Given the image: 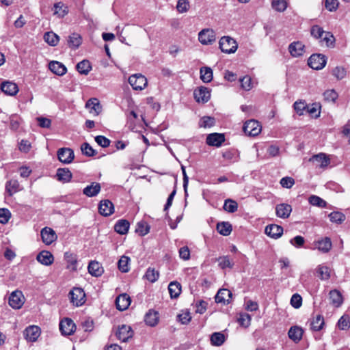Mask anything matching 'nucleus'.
Masks as SVG:
<instances>
[{"instance_id":"nucleus-44","label":"nucleus","mask_w":350,"mask_h":350,"mask_svg":"<svg viewBox=\"0 0 350 350\" xmlns=\"http://www.w3.org/2000/svg\"><path fill=\"white\" fill-rule=\"evenodd\" d=\"M215 124V120L211 116H203L199 122V126L202 128H211Z\"/></svg>"},{"instance_id":"nucleus-17","label":"nucleus","mask_w":350,"mask_h":350,"mask_svg":"<svg viewBox=\"0 0 350 350\" xmlns=\"http://www.w3.org/2000/svg\"><path fill=\"white\" fill-rule=\"evenodd\" d=\"M101 190L100 184L96 182H92L90 185L86 186L83 189V194L89 198L96 196Z\"/></svg>"},{"instance_id":"nucleus-40","label":"nucleus","mask_w":350,"mask_h":350,"mask_svg":"<svg viewBox=\"0 0 350 350\" xmlns=\"http://www.w3.org/2000/svg\"><path fill=\"white\" fill-rule=\"evenodd\" d=\"M68 43L70 48L76 49L81 44V38L78 33H73L69 36Z\"/></svg>"},{"instance_id":"nucleus-3","label":"nucleus","mask_w":350,"mask_h":350,"mask_svg":"<svg viewBox=\"0 0 350 350\" xmlns=\"http://www.w3.org/2000/svg\"><path fill=\"white\" fill-rule=\"evenodd\" d=\"M327 63V58L322 54H313L308 60V66L314 70H321L323 68Z\"/></svg>"},{"instance_id":"nucleus-61","label":"nucleus","mask_w":350,"mask_h":350,"mask_svg":"<svg viewBox=\"0 0 350 350\" xmlns=\"http://www.w3.org/2000/svg\"><path fill=\"white\" fill-rule=\"evenodd\" d=\"M11 217V213L7 208H0V223L7 224Z\"/></svg>"},{"instance_id":"nucleus-12","label":"nucleus","mask_w":350,"mask_h":350,"mask_svg":"<svg viewBox=\"0 0 350 350\" xmlns=\"http://www.w3.org/2000/svg\"><path fill=\"white\" fill-rule=\"evenodd\" d=\"M133 332L129 325H122L118 327L116 336L122 342H126L133 336Z\"/></svg>"},{"instance_id":"nucleus-62","label":"nucleus","mask_w":350,"mask_h":350,"mask_svg":"<svg viewBox=\"0 0 350 350\" xmlns=\"http://www.w3.org/2000/svg\"><path fill=\"white\" fill-rule=\"evenodd\" d=\"M301 304L302 298L299 294L295 293L291 297V304L293 308L296 309L299 308L301 306Z\"/></svg>"},{"instance_id":"nucleus-23","label":"nucleus","mask_w":350,"mask_h":350,"mask_svg":"<svg viewBox=\"0 0 350 350\" xmlns=\"http://www.w3.org/2000/svg\"><path fill=\"white\" fill-rule=\"evenodd\" d=\"M310 161L312 162L317 167L321 168L327 167L329 164V159L323 153L314 155L310 159Z\"/></svg>"},{"instance_id":"nucleus-42","label":"nucleus","mask_w":350,"mask_h":350,"mask_svg":"<svg viewBox=\"0 0 350 350\" xmlns=\"http://www.w3.org/2000/svg\"><path fill=\"white\" fill-rule=\"evenodd\" d=\"M21 187L17 180H10L6 183V190L10 196L20 191Z\"/></svg>"},{"instance_id":"nucleus-64","label":"nucleus","mask_w":350,"mask_h":350,"mask_svg":"<svg viewBox=\"0 0 350 350\" xmlns=\"http://www.w3.org/2000/svg\"><path fill=\"white\" fill-rule=\"evenodd\" d=\"M280 185H282V187H283L284 188L290 189L294 185L295 180L291 177L286 176V177L282 178L280 180Z\"/></svg>"},{"instance_id":"nucleus-30","label":"nucleus","mask_w":350,"mask_h":350,"mask_svg":"<svg viewBox=\"0 0 350 350\" xmlns=\"http://www.w3.org/2000/svg\"><path fill=\"white\" fill-rule=\"evenodd\" d=\"M89 273L95 277L100 276L103 273V268L97 261H91L88 265Z\"/></svg>"},{"instance_id":"nucleus-60","label":"nucleus","mask_w":350,"mask_h":350,"mask_svg":"<svg viewBox=\"0 0 350 350\" xmlns=\"http://www.w3.org/2000/svg\"><path fill=\"white\" fill-rule=\"evenodd\" d=\"M189 8L188 0H178L176 5V9L180 13L186 12Z\"/></svg>"},{"instance_id":"nucleus-2","label":"nucleus","mask_w":350,"mask_h":350,"mask_svg":"<svg viewBox=\"0 0 350 350\" xmlns=\"http://www.w3.org/2000/svg\"><path fill=\"white\" fill-rule=\"evenodd\" d=\"M25 298L19 290H16L10 294L8 299V304L13 309H20L23 306Z\"/></svg>"},{"instance_id":"nucleus-13","label":"nucleus","mask_w":350,"mask_h":350,"mask_svg":"<svg viewBox=\"0 0 350 350\" xmlns=\"http://www.w3.org/2000/svg\"><path fill=\"white\" fill-rule=\"evenodd\" d=\"M40 335V329L36 325H31L27 327L24 332V336L27 340L35 342Z\"/></svg>"},{"instance_id":"nucleus-59","label":"nucleus","mask_w":350,"mask_h":350,"mask_svg":"<svg viewBox=\"0 0 350 350\" xmlns=\"http://www.w3.org/2000/svg\"><path fill=\"white\" fill-rule=\"evenodd\" d=\"M325 31L319 25H314L311 27L310 33L312 36L317 39H320L323 37Z\"/></svg>"},{"instance_id":"nucleus-26","label":"nucleus","mask_w":350,"mask_h":350,"mask_svg":"<svg viewBox=\"0 0 350 350\" xmlns=\"http://www.w3.org/2000/svg\"><path fill=\"white\" fill-rule=\"evenodd\" d=\"M49 68L51 72L57 75H64L66 71V67L61 62L57 61H52L49 64Z\"/></svg>"},{"instance_id":"nucleus-29","label":"nucleus","mask_w":350,"mask_h":350,"mask_svg":"<svg viewBox=\"0 0 350 350\" xmlns=\"http://www.w3.org/2000/svg\"><path fill=\"white\" fill-rule=\"evenodd\" d=\"M316 247L323 253L328 252L332 247V242L329 238L325 237L314 243Z\"/></svg>"},{"instance_id":"nucleus-33","label":"nucleus","mask_w":350,"mask_h":350,"mask_svg":"<svg viewBox=\"0 0 350 350\" xmlns=\"http://www.w3.org/2000/svg\"><path fill=\"white\" fill-rule=\"evenodd\" d=\"M129 228V222L125 219L119 220L114 226L115 231L120 234H125Z\"/></svg>"},{"instance_id":"nucleus-7","label":"nucleus","mask_w":350,"mask_h":350,"mask_svg":"<svg viewBox=\"0 0 350 350\" xmlns=\"http://www.w3.org/2000/svg\"><path fill=\"white\" fill-rule=\"evenodd\" d=\"M58 159L63 163H70L75 157L74 152L69 148H62L57 151Z\"/></svg>"},{"instance_id":"nucleus-43","label":"nucleus","mask_w":350,"mask_h":350,"mask_svg":"<svg viewBox=\"0 0 350 350\" xmlns=\"http://www.w3.org/2000/svg\"><path fill=\"white\" fill-rule=\"evenodd\" d=\"M329 219L332 222L338 224H342L346 219L345 215L338 211H334L329 214Z\"/></svg>"},{"instance_id":"nucleus-27","label":"nucleus","mask_w":350,"mask_h":350,"mask_svg":"<svg viewBox=\"0 0 350 350\" xmlns=\"http://www.w3.org/2000/svg\"><path fill=\"white\" fill-rule=\"evenodd\" d=\"M329 295L331 304L335 307L338 308L343 303V298L342 294L338 290L334 289L330 291Z\"/></svg>"},{"instance_id":"nucleus-19","label":"nucleus","mask_w":350,"mask_h":350,"mask_svg":"<svg viewBox=\"0 0 350 350\" xmlns=\"http://www.w3.org/2000/svg\"><path fill=\"white\" fill-rule=\"evenodd\" d=\"M116 308L120 311L126 310L131 304V298L126 294H121L116 299Z\"/></svg>"},{"instance_id":"nucleus-47","label":"nucleus","mask_w":350,"mask_h":350,"mask_svg":"<svg viewBox=\"0 0 350 350\" xmlns=\"http://www.w3.org/2000/svg\"><path fill=\"white\" fill-rule=\"evenodd\" d=\"M144 277L150 282L153 283L155 282L159 277V273L158 271L155 270L154 268L149 267Z\"/></svg>"},{"instance_id":"nucleus-51","label":"nucleus","mask_w":350,"mask_h":350,"mask_svg":"<svg viewBox=\"0 0 350 350\" xmlns=\"http://www.w3.org/2000/svg\"><path fill=\"white\" fill-rule=\"evenodd\" d=\"M338 328L341 330H347L350 328V318L347 315L342 316L338 321Z\"/></svg>"},{"instance_id":"nucleus-1","label":"nucleus","mask_w":350,"mask_h":350,"mask_svg":"<svg viewBox=\"0 0 350 350\" xmlns=\"http://www.w3.org/2000/svg\"><path fill=\"white\" fill-rule=\"evenodd\" d=\"M219 46L223 53L230 54L236 52L238 48L237 41L230 36H223L219 41Z\"/></svg>"},{"instance_id":"nucleus-36","label":"nucleus","mask_w":350,"mask_h":350,"mask_svg":"<svg viewBox=\"0 0 350 350\" xmlns=\"http://www.w3.org/2000/svg\"><path fill=\"white\" fill-rule=\"evenodd\" d=\"M324 319L321 314L317 315L311 321L310 326L313 331H320L324 325Z\"/></svg>"},{"instance_id":"nucleus-5","label":"nucleus","mask_w":350,"mask_h":350,"mask_svg":"<svg viewBox=\"0 0 350 350\" xmlns=\"http://www.w3.org/2000/svg\"><path fill=\"white\" fill-rule=\"evenodd\" d=\"M215 31L211 29H204L198 33V40L204 45L212 44L215 41Z\"/></svg>"},{"instance_id":"nucleus-46","label":"nucleus","mask_w":350,"mask_h":350,"mask_svg":"<svg viewBox=\"0 0 350 350\" xmlns=\"http://www.w3.org/2000/svg\"><path fill=\"white\" fill-rule=\"evenodd\" d=\"M217 261L219 262V266L222 269H224L226 268L232 269L234 265L233 262L230 259L228 256H221L217 259Z\"/></svg>"},{"instance_id":"nucleus-4","label":"nucleus","mask_w":350,"mask_h":350,"mask_svg":"<svg viewBox=\"0 0 350 350\" xmlns=\"http://www.w3.org/2000/svg\"><path fill=\"white\" fill-rule=\"evenodd\" d=\"M243 130L246 135L254 137L261 132L262 128L258 121L250 120L245 122Z\"/></svg>"},{"instance_id":"nucleus-63","label":"nucleus","mask_w":350,"mask_h":350,"mask_svg":"<svg viewBox=\"0 0 350 350\" xmlns=\"http://www.w3.org/2000/svg\"><path fill=\"white\" fill-rule=\"evenodd\" d=\"M178 318L182 324H187L190 322L191 316L190 312L186 310L183 311L180 314H178Z\"/></svg>"},{"instance_id":"nucleus-8","label":"nucleus","mask_w":350,"mask_h":350,"mask_svg":"<svg viewBox=\"0 0 350 350\" xmlns=\"http://www.w3.org/2000/svg\"><path fill=\"white\" fill-rule=\"evenodd\" d=\"M98 212L105 217L111 215L114 212L113 204L109 200H100L98 204Z\"/></svg>"},{"instance_id":"nucleus-54","label":"nucleus","mask_w":350,"mask_h":350,"mask_svg":"<svg viewBox=\"0 0 350 350\" xmlns=\"http://www.w3.org/2000/svg\"><path fill=\"white\" fill-rule=\"evenodd\" d=\"M334 41V36L328 31H325L323 37L320 40V42H325L328 47L333 46Z\"/></svg>"},{"instance_id":"nucleus-20","label":"nucleus","mask_w":350,"mask_h":350,"mask_svg":"<svg viewBox=\"0 0 350 350\" xmlns=\"http://www.w3.org/2000/svg\"><path fill=\"white\" fill-rule=\"evenodd\" d=\"M37 260L43 265L49 266L54 261L53 255L49 251L40 252L36 257Z\"/></svg>"},{"instance_id":"nucleus-56","label":"nucleus","mask_w":350,"mask_h":350,"mask_svg":"<svg viewBox=\"0 0 350 350\" xmlns=\"http://www.w3.org/2000/svg\"><path fill=\"white\" fill-rule=\"evenodd\" d=\"M81 150L83 154L88 157H93L96 154V151L87 142L81 145Z\"/></svg>"},{"instance_id":"nucleus-32","label":"nucleus","mask_w":350,"mask_h":350,"mask_svg":"<svg viewBox=\"0 0 350 350\" xmlns=\"http://www.w3.org/2000/svg\"><path fill=\"white\" fill-rule=\"evenodd\" d=\"M131 258L127 256H122L118 262V269L122 273H127L130 270Z\"/></svg>"},{"instance_id":"nucleus-22","label":"nucleus","mask_w":350,"mask_h":350,"mask_svg":"<svg viewBox=\"0 0 350 350\" xmlns=\"http://www.w3.org/2000/svg\"><path fill=\"white\" fill-rule=\"evenodd\" d=\"M193 96L198 103H206L211 97L209 89H195Z\"/></svg>"},{"instance_id":"nucleus-10","label":"nucleus","mask_w":350,"mask_h":350,"mask_svg":"<svg viewBox=\"0 0 350 350\" xmlns=\"http://www.w3.org/2000/svg\"><path fill=\"white\" fill-rule=\"evenodd\" d=\"M129 83L132 88H145L148 84V81L143 75L134 74L129 77Z\"/></svg>"},{"instance_id":"nucleus-38","label":"nucleus","mask_w":350,"mask_h":350,"mask_svg":"<svg viewBox=\"0 0 350 350\" xmlns=\"http://www.w3.org/2000/svg\"><path fill=\"white\" fill-rule=\"evenodd\" d=\"M168 290L172 298H176L181 292V285L177 282H172L168 286Z\"/></svg>"},{"instance_id":"nucleus-37","label":"nucleus","mask_w":350,"mask_h":350,"mask_svg":"<svg viewBox=\"0 0 350 350\" xmlns=\"http://www.w3.org/2000/svg\"><path fill=\"white\" fill-rule=\"evenodd\" d=\"M76 68L80 74L86 75L91 70L92 66L88 60L84 59L77 64Z\"/></svg>"},{"instance_id":"nucleus-34","label":"nucleus","mask_w":350,"mask_h":350,"mask_svg":"<svg viewBox=\"0 0 350 350\" xmlns=\"http://www.w3.org/2000/svg\"><path fill=\"white\" fill-rule=\"evenodd\" d=\"M232 226L229 222L223 221L218 223L217 225V230L223 236H228L232 232Z\"/></svg>"},{"instance_id":"nucleus-6","label":"nucleus","mask_w":350,"mask_h":350,"mask_svg":"<svg viewBox=\"0 0 350 350\" xmlns=\"http://www.w3.org/2000/svg\"><path fill=\"white\" fill-rule=\"evenodd\" d=\"M71 302L76 306H82L85 301V294L81 288H74L70 292Z\"/></svg>"},{"instance_id":"nucleus-41","label":"nucleus","mask_w":350,"mask_h":350,"mask_svg":"<svg viewBox=\"0 0 350 350\" xmlns=\"http://www.w3.org/2000/svg\"><path fill=\"white\" fill-rule=\"evenodd\" d=\"M44 40L49 45L55 46L59 42V36L54 32L49 31L44 33Z\"/></svg>"},{"instance_id":"nucleus-53","label":"nucleus","mask_w":350,"mask_h":350,"mask_svg":"<svg viewBox=\"0 0 350 350\" xmlns=\"http://www.w3.org/2000/svg\"><path fill=\"white\" fill-rule=\"evenodd\" d=\"M272 7L278 12H284L287 8L286 0H273Z\"/></svg>"},{"instance_id":"nucleus-31","label":"nucleus","mask_w":350,"mask_h":350,"mask_svg":"<svg viewBox=\"0 0 350 350\" xmlns=\"http://www.w3.org/2000/svg\"><path fill=\"white\" fill-rule=\"evenodd\" d=\"M64 259L67 262V268L71 271L77 270V257L75 254L69 252L64 253Z\"/></svg>"},{"instance_id":"nucleus-15","label":"nucleus","mask_w":350,"mask_h":350,"mask_svg":"<svg viewBox=\"0 0 350 350\" xmlns=\"http://www.w3.org/2000/svg\"><path fill=\"white\" fill-rule=\"evenodd\" d=\"M304 49V44L299 41L293 42L288 46L289 53L294 57L302 56L305 52Z\"/></svg>"},{"instance_id":"nucleus-14","label":"nucleus","mask_w":350,"mask_h":350,"mask_svg":"<svg viewBox=\"0 0 350 350\" xmlns=\"http://www.w3.org/2000/svg\"><path fill=\"white\" fill-rule=\"evenodd\" d=\"M75 329V325L70 319H65L59 323V329L64 335H71Z\"/></svg>"},{"instance_id":"nucleus-50","label":"nucleus","mask_w":350,"mask_h":350,"mask_svg":"<svg viewBox=\"0 0 350 350\" xmlns=\"http://www.w3.org/2000/svg\"><path fill=\"white\" fill-rule=\"evenodd\" d=\"M237 203L231 199H227L224 202V209L228 213H234L237 211Z\"/></svg>"},{"instance_id":"nucleus-24","label":"nucleus","mask_w":350,"mask_h":350,"mask_svg":"<svg viewBox=\"0 0 350 350\" xmlns=\"http://www.w3.org/2000/svg\"><path fill=\"white\" fill-rule=\"evenodd\" d=\"M303 334L304 330L301 327L299 326H293L289 329L288 336L291 340L295 343H297L301 340Z\"/></svg>"},{"instance_id":"nucleus-48","label":"nucleus","mask_w":350,"mask_h":350,"mask_svg":"<svg viewBox=\"0 0 350 350\" xmlns=\"http://www.w3.org/2000/svg\"><path fill=\"white\" fill-rule=\"evenodd\" d=\"M200 75L202 80L205 83L210 82L213 79V72L210 68L205 67L201 68Z\"/></svg>"},{"instance_id":"nucleus-55","label":"nucleus","mask_w":350,"mask_h":350,"mask_svg":"<svg viewBox=\"0 0 350 350\" xmlns=\"http://www.w3.org/2000/svg\"><path fill=\"white\" fill-rule=\"evenodd\" d=\"M149 230H150V227L146 222L141 221V222L137 223L135 231L139 235L144 236L149 232Z\"/></svg>"},{"instance_id":"nucleus-21","label":"nucleus","mask_w":350,"mask_h":350,"mask_svg":"<svg viewBox=\"0 0 350 350\" xmlns=\"http://www.w3.org/2000/svg\"><path fill=\"white\" fill-rule=\"evenodd\" d=\"M232 293L228 289L219 290L215 295V301L223 304H228L230 302Z\"/></svg>"},{"instance_id":"nucleus-9","label":"nucleus","mask_w":350,"mask_h":350,"mask_svg":"<svg viewBox=\"0 0 350 350\" xmlns=\"http://www.w3.org/2000/svg\"><path fill=\"white\" fill-rule=\"evenodd\" d=\"M40 234L43 243L47 245H51L57 238L55 232L52 228L49 227L42 228Z\"/></svg>"},{"instance_id":"nucleus-49","label":"nucleus","mask_w":350,"mask_h":350,"mask_svg":"<svg viewBox=\"0 0 350 350\" xmlns=\"http://www.w3.org/2000/svg\"><path fill=\"white\" fill-rule=\"evenodd\" d=\"M319 277L321 280H328L330 278V269L325 265H319L317 268Z\"/></svg>"},{"instance_id":"nucleus-58","label":"nucleus","mask_w":350,"mask_h":350,"mask_svg":"<svg viewBox=\"0 0 350 350\" xmlns=\"http://www.w3.org/2000/svg\"><path fill=\"white\" fill-rule=\"evenodd\" d=\"M309 202L310 204L319 207H325L326 202L317 196H312L309 198Z\"/></svg>"},{"instance_id":"nucleus-45","label":"nucleus","mask_w":350,"mask_h":350,"mask_svg":"<svg viewBox=\"0 0 350 350\" xmlns=\"http://www.w3.org/2000/svg\"><path fill=\"white\" fill-rule=\"evenodd\" d=\"M332 74L337 80H342L346 77L347 71L343 66H338L332 69Z\"/></svg>"},{"instance_id":"nucleus-11","label":"nucleus","mask_w":350,"mask_h":350,"mask_svg":"<svg viewBox=\"0 0 350 350\" xmlns=\"http://www.w3.org/2000/svg\"><path fill=\"white\" fill-rule=\"evenodd\" d=\"M283 228L276 224H269L265 227V233L269 237L277 239L283 234Z\"/></svg>"},{"instance_id":"nucleus-18","label":"nucleus","mask_w":350,"mask_h":350,"mask_svg":"<svg viewBox=\"0 0 350 350\" xmlns=\"http://www.w3.org/2000/svg\"><path fill=\"white\" fill-rule=\"evenodd\" d=\"M225 141L223 134L214 133L207 135L206 142L208 145L219 147Z\"/></svg>"},{"instance_id":"nucleus-25","label":"nucleus","mask_w":350,"mask_h":350,"mask_svg":"<svg viewBox=\"0 0 350 350\" xmlns=\"http://www.w3.org/2000/svg\"><path fill=\"white\" fill-rule=\"evenodd\" d=\"M85 107L90 111V113L94 116H98L101 111V106L97 98H93L88 100Z\"/></svg>"},{"instance_id":"nucleus-39","label":"nucleus","mask_w":350,"mask_h":350,"mask_svg":"<svg viewBox=\"0 0 350 350\" xmlns=\"http://www.w3.org/2000/svg\"><path fill=\"white\" fill-rule=\"evenodd\" d=\"M225 342V336L221 332H214L211 336V343L213 346L219 347Z\"/></svg>"},{"instance_id":"nucleus-52","label":"nucleus","mask_w":350,"mask_h":350,"mask_svg":"<svg viewBox=\"0 0 350 350\" xmlns=\"http://www.w3.org/2000/svg\"><path fill=\"white\" fill-rule=\"evenodd\" d=\"M321 105L319 103H313L307 106V112L314 118H317L320 115Z\"/></svg>"},{"instance_id":"nucleus-28","label":"nucleus","mask_w":350,"mask_h":350,"mask_svg":"<svg viewBox=\"0 0 350 350\" xmlns=\"http://www.w3.org/2000/svg\"><path fill=\"white\" fill-rule=\"evenodd\" d=\"M56 176L58 180L62 183H68L72 178V173L68 168H59Z\"/></svg>"},{"instance_id":"nucleus-16","label":"nucleus","mask_w":350,"mask_h":350,"mask_svg":"<svg viewBox=\"0 0 350 350\" xmlns=\"http://www.w3.org/2000/svg\"><path fill=\"white\" fill-rule=\"evenodd\" d=\"M292 212V207L290 204L282 203L275 206V214L277 217L282 219L288 218Z\"/></svg>"},{"instance_id":"nucleus-35","label":"nucleus","mask_w":350,"mask_h":350,"mask_svg":"<svg viewBox=\"0 0 350 350\" xmlns=\"http://www.w3.org/2000/svg\"><path fill=\"white\" fill-rule=\"evenodd\" d=\"M159 321L158 313L155 311L150 310L145 316V322L147 325L153 327L155 326Z\"/></svg>"},{"instance_id":"nucleus-57","label":"nucleus","mask_w":350,"mask_h":350,"mask_svg":"<svg viewBox=\"0 0 350 350\" xmlns=\"http://www.w3.org/2000/svg\"><path fill=\"white\" fill-rule=\"evenodd\" d=\"M323 96L326 100L334 102L337 99L338 94L334 89H327L323 92Z\"/></svg>"}]
</instances>
